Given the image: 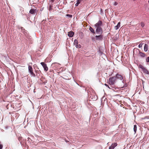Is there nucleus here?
I'll list each match as a JSON object with an SVG mask.
<instances>
[{
  "mask_svg": "<svg viewBox=\"0 0 149 149\" xmlns=\"http://www.w3.org/2000/svg\"><path fill=\"white\" fill-rule=\"evenodd\" d=\"M96 39L98 40H102L103 39V36L101 34L99 36H95Z\"/></svg>",
  "mask_w": 149,
  "mask_h": 149,
  "instance_id": "6e6552de",
  "label": "nucleus"
},
{
  "mask_svg": "<svg viewBox=\"0 0 149 149\" xmlns=\"http://www.w3.org/2000/svg\"><path fill=\"white\" fill-rule=\"evenodd\" d=\"M134 1H135L136 0H133Z\"/></svg>",
  "mask_w": 149,
  "mask_h": 149,
  "instance_id": "c9c22d12",
  "label": "nucleus"
},
{
  "mask_svg": "<svg viewBox=\"0 0 149 149\" xmlns=\"http://www.w3.org/2000/svg\"><path fill=\"white\" fill-rule=\"evenodd\" d=\"M146 61L147 62H149V57H148L147 58Z\"/></svg>",
  "mask_w": 149,
  "mask_h": 149,
  "instance_id": "cd10ccee",
  "label": "nucleus"
},
{
  "mask_svg": "<svg viewBox=\"0 0 149 149\" xmlns=\"http://www.w3.org/2000/svg\"><path fill=\"white\" fill-rule=\"evenodd\" d=\"M116 77V79H119L120 80H122L123 79V77L122 76L119 74H117L115 76Z\"/></svg>",
  "mask_w": 149,
  "mask_h": 149,
  "instance_id": "423d86ee",
  "label": "nucleus"
},
{
  "mask_svg": "<svg viewBox=\"0 0 149 149\" xmlns=\"http://www.w3.org/2000/svg\"><path fill=\"white\" fill-rule=\"evenodd\" d=\"M35 72L36 73V76L38 77H39V75L38 74H39L40 73H41V71L40 70H36Z\"/></svg>",
  "mask_w": 149,
  "mask_h": 149,
  "instance_id": "f8f14e48",
  "label": "nucleus"
},
{
  "mask_svg": "<svg viewBox=\"0 0 149 149\" xmlns=\"http://www.w3.org/2000/svg\"><path fill=\"white\" fill-rule=\"evenodd\" d=\"M74 35V33L72 31H70L68 33V36L70 37H72Z\"/></svg>",
  "mask_w": 149,
  "mask_h": 149,
  "instance_id": "9d476101",
  "label": "nucleus"
},
{
  "mask_svg": "<svg viewBox=\"0 0 149 149\" xmlns=\"http://www.w3.org/2000/svg\"><path fill=\"white\" fill-rule=\"evenodd\" d=\"M143 70V68H144L143 66H141L140 67Z\"/></svg>",
  "mask_w": 149,
  "mask_h": 149,
  "instance_id": "2f4dec72",
  "label": "nucleus"
},
{
  "mask_svg": "<svg viewBox=\"0 0 149 149\" xmlns=\"http://www.w3.org/2000/svg\"><path fill=\"white\" fill-rule=\"evenodd\" d=\"M28 70L29 72L30 73L32 76L34 77H36V75L33 72V69L32 67L30 65H29L28 66Z\"/></svg>",
  "mask_w": 149,
  "mask_h": 149,
  "instance_id": "f03ea898",
  "label": "nucleus"
},
{
  "mask_svg": "<svg viewBox=\"0 0 149 149\" xmlns=\"http://www.w3.org/2000/svg\"><path fill=\"white\" fill-rule=\"evenodd\" d=\"M143 71L145 72V73L148 74V71L145 68H143Z\"/></svg>",
  "mask_w": 149,
  "mask_h": 149,
  "instance_id": "a211bd4d",
  "label": "nucleus"
},
{
  "mask_svg": "<svg viewBox=\"0 0 149 149\" xmlns=\"http://www.w3.org/2000/svg\"><path fill=\"white\" fill-rule=\"evenodd\" d=\"M136 129H137V126L136 125H134V130L135 133L136 132Z\"/></svg>",
  "mask_w": 149,
  "mask_h": 149,
  "instance_id": "f3484780",
  "label": "nucleus"
},
{
  "mask_svg": "<svg viewBox=\"0 0 149 149\" xmlns=\"http://www.w3.org/2000/svg\"><path fill=\"white\" fill-rule=\"evenodd\" d=\"M96 31L97 33L101 34L103 32V29L101 27H96Z\"/></svg>",
  "mask_w": 149,
  "mask_h": 149,
  "instance_id": "7ed1b4c3",
  "label": "nucleus"
},
{
  "mask_svg": "<svg viewBox=\"0 0 149 149\" xmlns=\"http://www.w3.org/2000/svg\"><path fill=\"white\" fill-rule=\"evenodd\" d=\"M148 44H145L144 47V50L146 52L148 50Z\"/></svg>",
  "mask_w": 149,
  "mask_h": 149,
  "instance_id": "4468645a",
  "label": "nucleus"
},
{
  "mask_svg": "<svg viewBox=\"0 0 149 149\" xmlns=\"http://www.w3.org/2000/svg\"><path fill=\"white\" fill-rule=\"evenodd\" d=\"M52 9V6L51 5H50L49 6V10L51 11Z\"/></svg>",
  "mask_w": 149,
  "mask_h": 149,
  "instance_id": "5701e85b",
  "label": "nucleus"
},
{
  "mask_svg": "<svg viewBox=\"0 0 149 149\" xmlns=\"http://www.w3.org/2000/svg\"><path fill=\"white\" fill-rule=\"evenodd\" d=\"M89 30L91 31L93 34H95V32L94 31V29L91 27H90L89 28Z\"/></svg>",
  "mask_w": 149,
  "mask_h": 149,
  "instance_id": "2eb2a0df",
  "label": "nucleus"
},
{
  "mask_svg": "<svg viewBox=\"0 0 149 149\" xmlns=\"http://www.w3.org/2000/svg\"><path fill=\"white\" fill-rule=\"evenodd\" d=\"M75 47L77 48H80L81 47V46L80 44L78 45V44L77 45H76Z\"/></svg>",
  "mask_w": 149,
  "mask_h": 149,
  "instance_id": "aec40b11",
  "label": "nucleus"
},
{
  "mask_svg": "<svg viewBox=\"0 0 149 149\" xmlns=\"http://www.w3.org/2000/svg\"><path fill=\"white\" fill-rule=\"evenodd\" d=\"M21 29L22 31V32L24 33L25 32V30L24 29L23 27H21Z\"/></svg>",
  "mask_w": 149,
  "mask_h": 149,
  "instance_id": "412c9836",
  "label": "nucleus"
},
{
  "mask_svg": "<svg viewBox=\"0 0 149 149\" xmlns=\"http://www.w3.org/2000/svg\"><path fill=\"white\" fill-rule=\"evenodd\" d=\"M142 46V45H141V44H139V47L140 48Z\"/></svg>",
  "mask_w": 149,
  "mask_h": 149,
  "instance_id": "473e14b6",
  "label": "nucleus"
},
{
  "mask_svg": "<svg viewBox=\"0 0 149 149\" xmlns=\"http://www.w3.org/2000/svg\"><path fill=\"white\" fill-rule=\"evenodd\" d=\"M120 22H119L117 25V26H115V29L116 30H117L119 29V28L120 27Z\"/></svg>",
  "mask_w": 149,
  "mask_h": 149,
  "instance_id": "9b49d317",
  "label": "nucleus"
},
{
  "mask_svg": "<svg viewBox=\"0 0 149 149\" xmlns=\"http://www.w3.org/2000/svg\"><path fill=\"white\" fill-rule=\"evenodd\" d=\"M36 12V10L33 9H31L29 13L32 14H35Z\"/></svg>",
  "mask_w": 149,
  "mask_h": 149,
  "instance_id": "1a4fd4ad",
  "label": "nucleus"
},
{
  "mask_svg": "<svg viewBox=\"0 0 149 149\" xmlns=\"http://www.w3.org/2000/svg\"><path fill=\"white\" fill-rule=\"evenodd\" d=\"M116 80V77L115 76L110 77L108 80L109 84L111 86V88H113L114 86V84Z\"/></svg>",
  "mask_w": 149,
  "mask_h": 149,
  "instance_id": "f257e3e1",
  "label": "nucleus"
},
{
  "mask_svg": "<svg viewBox=\"0 0 149 149\" xmlns=\"http://www.w3.org/2000/svg\"><path fill=\"white\" fill-rule=\"evenodd\" d=\"M148 2L149 3V0H148Z\"/></svg>",
  "mask_w": 149,
  "mask_h": 149,
  "instance_id": "f704fd0d",
  "label": "nucleus"
},
{
  "mask_svg": "<svg viewBox=\"0 0 149 149\" xmlns=\"http://www.w3.org/2000/svg\"><path fill=\"white\" fill-rule=\"evenodd\" d=\"M78 42L77 40V39H75L74 40V44L75 45V46L77 45L78 44Z\"/></svg>",
  "mask_w": 149,
  "mask_h": 149,
  "instance_id": "dca6fc26",
  "label": "nucleus"
},
{
  "mask_svg": "<svg viewBox=\"0 0 149 149\" xmlns=\"http://www.w3.org/2000/svg\"><path fill=\"white\" fill-rule=\"evenodd\" d=\"M40 64L43 67L45 71L47 72L48 70V68L46 63L44 62H41L40 63Z\"/></svg>",
  "mask_w": 149,
  "mask_h": 149,
  "instance_id": "20e7f679",
  "label": "nucleus"
},
{
  "mask_svg": "<svg viewBox=\"0 0 149 149\" xmlns=\"http://www.w3.org/2000/svg\"><path fill=\"white\" fill-rule=\"evenodd\" d=\"M127 86V85H126V84H125L124 85V86L123 87H121V88H123L124 87H126Z\"/></svg>",
  "mask_w": 149,
  "mask_h": 149,
  "instance_id": "bb28decb",
  "label": "nucleus"
},
{
  "mask_svg": "<svg viewBox=\"0 0 149 149\" xmlns=\"http://www.w3.org/2000/svg\"><path fill=\"white\" fill-rule=\"evenodd\" d=\"M118 3L116 2H115L114 3V5L115 6H116L118 4Z\"/></svg>",
  "mask_w": 149,
  "mask_h": 149,
  "instance_id": "c85d7f7f",
  "label": "nucleus"
},
{
  "mask_svg": "<svg viewBox=\"0 0 149 149\" xmlns=\"http://www.w3.org/2000/svg\"><path fill=\"white\" fill-rule=\"evenodd\" d=\"M104 85H105L106 86H107V87H108V88H109V89H111V88L109 86H108L107 84H104Z\"/></svg>",
  "mask_w": 149,
  "mask_h": 149,
  "instance_id": "b1692460",
  "label": "nucleus"
},
{
  "mask_svg": "<svg viewBox=\"0 0 149 149\" xmlns=\"http://www.w3.org/2000/svg\"><path fill=\"white\" fill-rule=\"evenodd\" d=\"M3 147V145L0 143V149H2Z\"/></svg>",
  "mask_w": 149,
  "mask_h": 149,
  "instance_id": "393cba45",
  "label": "nucleus"
},
{
  "mask_svg": "<svg viewBox=\"0 0 149 149\" xmlns=\"http://www.w3.org/2000/svg\"><path fill=\"white\" fill-rule=\"evenodd\" d=\"M139 54L140 56L142 57H144L145 56V54L141 52H139Z\"/></svg>",
  "mask_w": 149,
  "mask_h": 149,
  "instance_id": "ddd939ff",
  "label": "nucleus"
},
{
  "mask_svg": "<svg viewBox=\"0 0 149 149\" xmlns=\"http://www.w3.org/2000/svg\"><path fill=\"white\" fill-rule=\"evenodd\" d=\"M82 1V0H77V2L78 3H79Z\"/></svg>",
  "mask_w": 149,
  "mask_h": 149,
  "instance_id": "a878e982",
  "label": "nucleus"
},
{
  "mask_svg": "<svg viewBox=\"0 0 149 149\" xmlns=\"http://www.w3.org/2000/svg\"><path fill=\"white\" fill-rule=\"evenodd\" d=\"M54 1V0H50V2H52V3Z\"/></svg>",
  "mask_w": 149,
  "mask_h": 149,
  "instance_id": "7c9ffc66",
  "label": "nucleus"
},
{
  "mask_svg": "<svg viewBox=\"0 0 149 149\" xmlns=\"http://www.w3.org/2000/svg\"><path fill=\"white\" fill-rule=\"evenodd\" d=\"M66 16L69 17L70 18H72V15H71L67 14L66 15Z\"/></svg>",
  "mask_w": 149,
  "mask_h": 149,
  "instance_id": "4be33fe9",
  "label": "nucleus"
},
{
  "mask_svg": "<svg viewBox=\"0 0 149 149\" xmlns=\"http://www.w3.org/2000/svg\"><path fill=\"white\" fill-rule=\"evenodd\" d=\"M117 145L116 143H114L112 144L111 146L109 147V149H113Z\"/></svg>",
  "mask_w": 149,
  "mask_h": 149,
  "instance_id": "0eeeda50",
  "label": "nucleus"
},
{
  "mask_svg": "<svg viewBox=\"0 0 149 149\" xmlns=\"http://www.w3.org/2000/svg\"><path fill=\"white\" fill-rule=\"evenodd\" d=\"M79 3H76L75 4V5L76 6H77L78 5H79Z\"/></svg>",
  "mask_w": 149,
  "mask_h": 149,
  "instance_id": "c756f323",
  "label": "nucleus"
},
{
  "mask_svg": "<svg viewBox=\"0 0 149 149\" xmlns=\"http://www.w3.org/2000/svg\"><path fill=\"white\" fill-rule=\"evenodd\" d=\"M102 24V22L100 20L97 23L95 24V27H101Z\"/></svg>",
  "mask_w": 149,
  "mask_h": 149,
  "instance_id": "39448f33",
  "label": "nucleus"
},
{
  "mask_svg": "<svg viewBox=\"0 0 149 149\" xmlns=\"http://www.w3.org/2000/svg\"><path fill=\"white\" fill-rule=\"evenodd\" d=\"M148 43V46H149V42Z\"/></svg>",
  "mask_w": 149,
  "mask_h": 149,
  "instance_id": "72a5a7b5",
  "label": "nucleus"
},
{
  "mask_svg": "<svg viewBox=\"0 0 149 149\" xmlns=\"http://www.w3.org/2000/svg\"><path fill=\"white\" fill-rule=\"evenodd\" d=\"M140 24L142 27H143L145 26V24L143 22H141L140 23Z\"/></svg>",
  "mask_w": 149,
  "mask_h": 149,
  "instance_id": "6ab92c4d",
  "label": "nucleus"
}]
</instances>
